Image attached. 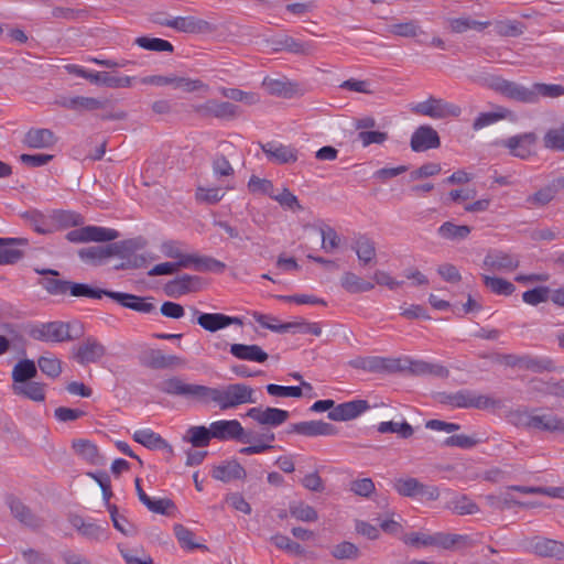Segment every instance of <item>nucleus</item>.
Masks as SVG:
<instances>
[{
    "label": "nucleus",
    "mask_w": 564,
    "mask_h": 564,
    "mask_svg": "<svg viewBox=\"0 0 564 564\" xmlns=\"http://www.w3.org/2000/svg\"><path fill=\"white\" fill-rule=\"evenodd\" d=\"M203 402H214L221 411L256 403L254 389L246 383H230L220 388L205 386Z\"/></svg>",
    "instance_id": "f257e3e1"
},
{
    "label": "nucleus",
    "mask_w": 564,
    "mask_h": 564,
    "mask_svg": "<svg viewBox=\"0 0 564 564\" xmlns=\"http://www.w3.org/2000/svg\"><path fill=\"white\" fill-rule=\"evenodd\" d=\"M438 401L442 404L462 409H495L500 406V401L489 395L479 394L473 390L463 389L452 393H440Z\"/></svg>",
    "instance_id": "f03ea898"
},
{
    "label": "nucleus",
    "mask_w": 564,
    "mask_h": 564,
    "mask_svg": "<svg viewBox=\"0 0 564 564\" xmlns=\"http://www.w3.org/2000/svg\"><path fill=\"white\" fill-rule=\"evenodd\" d=\"M411 110L416 115L437 120L449 117H459L462 113V108L459 106L433 96H430L425 101L415 104L412 106Z\"/></svg>",
    "instance_id": "7ed1b4c3"
},
{
    "label": "nucleus",
    "mask_w": 564,
    "mask_h": 564,
    "mask_svg": "<svg viewBox=\"0 0 564 564\" xmlns=\"http://www.w3.org/2000/svg\"><path fill=\"white\" fill-rule=\"evenodd\" d=\"M30 336L40 341L65 343L78 337L70 334V325L61 321L39 324L31 328Z\"/></svg>",
    "instance_id": "20e7f679"
},
{
    "label": "nucleus",
    "mask_w": 564,
    "mask_h": 564,
    "mask_svg": "<svg viewBox=\"0 0 564 564\" xmlns=\"http://www.w3.org/2000/svg\"><path fill=\"white\" fill-rule=\"evenodd\" d=\"M274 441L275 434L269 429L263 426H261L259 431L245 429L241 443L249 444V446L240 448L239 453L242 455H256L265 453L274 448L272 445Z\"/></svg>",
    "instance_id": "39448f33"
},
{
    "label": "nucleus",
    "mask_w": 564,
    "mask_h": 564,
    "mask_svg": "<svg viewBox=\"0 0 564 564\" xmlns=\"http://www.w3.org/2000/svg\"><path fill=\"white\" fill-rule=\"evenodd\" d=\"M490 87L508 99L522 104H535V94L532 91V86L527 87L517 82L497 77L492 79Z\"/></svg>",
    "instance_id": "423d86ee"
},
{
    "label": "nucleus",
    "mask_w": 564,
    "mask_h": 564,
    "mask_svg": "<svg viewBox=\"0 0 564 564\" xmlns=\"http://www.w3.org/2000/svg\"><path fill=\"white\" fill-rule=\"evenodd\" d=\"M163 393L194 399L203 402L205 386L186 383L178 377H172L161 381L158 386Z\"/></svg>",
    "instance_id": "0eeeda50"
},
{
    "label": "nucleus",
    "mask_w": 564,
    "mask_h": 564,
    "mask_svg": "<svg viewBox=\"0 0 564 564\" xmlns=\"http://www.w3.org/2000/svg\"><path fill=\"white\" fill-rule=\"evenodd\" d=\"M116 229L99 226H85L70 230L66 235V239L70 242H89V241H112L119 237Z\"/></svg>",
    "instance_id": "6e6552de"
},
{
    "label": "nucleus",
    "mask_w": 564,
    "mask_h": 564,
    "mask_svg": "<svg viewBox=\"0 0 564 564\" xmlns=\"http://www.w3.org/2000/svg\"><path fill=\"white\" fill-rule=\"evenodd\" d=\"M524 547L540 557H553L564 561V543L544 536H533L524 541Z\"/></svg>",
    "instance_id": "1a4fd4ad"
},
{
    "label": "nucleus",
    "mask_w": 564,
    "mask_h": 564,
    "mask_svg": "<svg viewBox=\"0 0 564 564\" xmlns=\"http://www.w3.org/2000/svg\"><path fill=\"white\" fill-rule=\"evenodd\" d=\"M246 415L253 420L260 426H263L271 431L272 429H275L284 424L290 417L289 411L271 406L250 408L247 411Z\"/></svg>",
    "instance_id": "9d476101"
},
{
    "label": "nucleus",
    "mask_w": 564,
    "mask_h": 564,
    "mask_svg": "<svg viewBox=\"0 0 564 564\" xmlns=\"http://www.w3.org/2000/svg\"><path fill=\"white\" fill-rule=\"evenodd\" d=\"M106 347L93 336L86 337L73 348V358L79 365L98 362L106 355Z\"/></svg>",
    "instance_id": "9b49d317"
},
{
    "label": "nucleus",
    "mask_w": 564,
    "mask_h": 564,
    "mask_svg": "<svg viewBox=\"0 0 564 564\" xmlns=\"http://www.w3.org/2000/svg\"><path fill=\"white\" fill-rule=\"evenodd\" d=\"M76 75L89 80L93 84L104 85L109 88H127L131 87L134 77L131 76H116L108 72H90L84 68H78Z\"/></svg>",
    "instance_id": "f8f14e48"
},
{
    "label": "nucleus",
    "mask_w": 564,
    "mask_h": 564,
    "mask_svg": "<svg viewBox=\"0 0 564 564\" xmlns=\"http://www.w3.org/2000/svg\"><path fill=\"white\" fill-rule=\"evenodd\" d=\"M196 111L202 116L221 120H232L240 115V108L237 105L216 99H209L205 104L197 106Z\"/></svg>",
    "instance_id": "ddd939ff"
},
{
    "label": "nucleus",
    "mask_w": 564,
    "mask_h": 564,
    "mask_svg": "<svg viewBox=\"0 0 564 564\" xmlns=\"http://www.w3.org/2000/svg\"><path fill=\"white\" fill-rule=\"evenodd\" d=\"M167 28H172L177 32L191 33V34H205L212 33L216 30V26L210 22L193 17H175L172 21L166 22Z\"/></svg>",
    "instance_id": "4468645a"
},
{
    "label": "nucleus",
    "mask_w": 564,
    "mask_h": 564,
    "mask_svg": "<svg viewBox=\"0 0 564 564\" xmlns=\"http://www.w3.org/2000/svg\"><path fill=\"white\" fill-rule=\"evenodd\" d=\"M197 315V324L205 330L215 333L219 329L226 328L230 325L242 326L243 322L239 317L228 316L221 313H200L198 310H194Z\"/></svg>",
    "instance_id": "2eb2a0df"
},
{
    "label": "nucleus",
    "mask_w": 564,
    "mask_h": 564,
    "mask_svg": "<svg viewBox=\"0 0 564 564\" xmlns=\"http://www.w3.org/2000/svg\"><path fill=\"white\" fill-rule=\"evenodd\" d=\"M411 149L414 152H424L437 149L441 145L438 133L431 126H420L412 134Z\"/></svg>",
    "instance_id": "dca6fc26"
},
{
    "label": "nucleus",
    "mask_w": 564,
    "mask_h": 564,
    "mask_svg": "<svg viewBox=\"0 0 564 564\" xmlns=\"http://www.w3.org/2000/svg\"><path fill=\"white\" fill-rule=\"evenodd\" d=\"M536 139L538 137L534 132H524L503 140L502 144L509 149L513 156L527 159L531 155Z\"/></svg>",
    "instance_id": "f3484780"
},
{
    "label": "nucleus",
    "mask_w": 564,
    "mask_h": 564,
    "mask_svg": "<svg viewBox=\"0 0 564 564\" xmlns=\"http://www.w3.org/2000/svg\"><path fill=\"white\" fill-rule=\"evenodd\" d=\"M286 433H296L304 436H329L337 434V429L324 421H304L291 424Z\"/></svg>",
    "instance_id": "a211bd4d"
},
{
    "label": "nucleus",
    "mask_w": 564,
    "mask_h": 564,
    "mask_svg": "<svg viewBox=\"0 0 564 564\" xmlns=\"http://www.w3.org/2000/svg\"><path fill=\"white\" fill-rule=\"evenodd\" d=\"M268 160L276 164L293 163L297 160V150L292 145H285L280 142H268L261 145Z\"/></svg>",
    "instance_id": "6ab92c4d"
},
{
    "label": "nucleus",
    "mask_w": 564,
    "mask_h": 564,
    "mask_svg": "<svg viewBox=\"0 0 564 564\" xmlns=\"http://www.w3.org/2000/svg\"><path fill=\"white\" fill-rule=\"evenodd\" d=\"M350 248L356 252L360 265L367 267L376 262V242L367 235H356L352 239Z\"/></svg>",
    "instance_id": "aec40b11"
},
{
    "label": "nucleus",
    "mask_w": 564,
    "mask_h": 564,
    "mask_svg": "<svg viewBox=\"0 0 564 564\" xmlns=\"http://www.w3.org/2000/svg\"><path fill=\"white\" fill-rule=\"evenodd\" d=\"M213 438L219 441L236 440L241 443L245 429L238 420H220L210 424Z\"/></svg>",
    "instance_id": "412c9836"
},
{
    "label": "nucleus",
    "mask_w": 564,
    "mask_h": 564,
    "mask_svg": "<svg viewBox=\"0 0 564 564\" xmlns=\"http://www.w3.org/2000/svg\"><path fill=\"white\" fill-rule=\"evenodd\" d=\"M109 297L121 306L133 310L139 313L150 314L156 311L155 305L149 302V297H142L130 293L111 291Z\"/></svg>",
    "instance_id": "4be33fe9"
},
{
    "label": "nucleus",
    "mask_w": 564,
    "mask_h": 564,
    "mask_svg": "<svg viewBox=\"0 0 564 564\" xmlns=\"http://www.w3.org/2000/svg\"><path fill=\"white\" fill-rule=\"evenodd\" d=\"M349 365L369 372H391L398 368L397 360L378 356L357 357L350 360Z\"/></svg>",
    "instance_id": "5701e85b"
},
{
    "label": "nucleus",
    "mask_w": 564,
    "mask_h": 564,
    "mask_svg": "<svg viewBox=\"0 0 564 564\" xmlns=\"http://www.w3.org/2000/svg\"><path fill=\"white\" fill-rule=\"evenodd\" d=\"M369 408L370 406L366 400L344 402L328 412V419L338 422L354 420Z\"/></svg>",
    "instance_id": "b1692460"
},
{
    "label": "nucleus",
    "mask_w": 564,
    "mask_h": 564,
    "mask_svg": "<svg viewBox=\"0 0 564 564\" xmlns=\"http://www.w3.org/2000/svg\"><path fill=\"white\" fill-rule=\"evenodd\" d=\"M7 505L11 514L23 525L29 528H37L41 525L40 518L19 498L9 496Z\"/></svg>",
    "instance_id": "393cba45"
},
{
    "label": "nucleus",
    "mask_w": 564,
    "mask_h": 564,
    "mask_svg": "<svg viewBox=\"0 0 564 564\" xmlns=\"http://www.w3.org/2000/svg\"><path fill=\"white\" fill-rule=\"evenodd\" d=\"M519 264L518 257L500 250H490L484 259V267L489 270L513 271Z\"/></svg>",
    "instance_id": "a878e982"
},
{
    "label": "nucleus",
    "mask_w": 564,
    "mask_h": 564,
    "mask_svg": "<svg viewBox=\"0 0 564 564\" xmlns=\"http://www.w3.org/2000/svg\"><path fill=\"white\" fill-rule=\"evenodd\" d=\"M212 476L216 480L230 482L232 480L245 479L246 469L237 460H226L212 470Z\"/></svg>",
    "instance_id": "bb28decb"
},
{
    "label": "nucleus",
    "mask_w": 564,
    "mask_h": 564,
    "mask_svg": "<svg viewBox=\"0 0 564 564\" xmlns=\"http://www.w3.org/2000/svg\"><path fill=\"white\" fill-rule=\"evenodd\" d=\"M0 242V265L17 263L23 257V251L18 246H25L26 239L23 238H1Z\"/></svg>",
    "instance_id": "cd10ccee"
},
{
    "label": "nucleus",
    "mask_w": 564,
    "mask_h": 564,
    "mask_svg": "<svg viewBox=\"0 0 564 564\" xmlns=\"http://www.w3.org/2000/svg\"><path fill=\"white\" fill-rule=\"evenodd\" d=\"M23 142L29 148L45 149L54 145L56 138L50 129L32 128L25 133Z\"/></svg>",
    "instance_id": "c85d7f7f"
},
{
    "label": "nucleus",
    "mask_w": 564,
    "mask_h": 564,
    "mask_svg": "<svg viewBox=\"0 0 564 564\" xmlns=\"http://www.w3.org/2000/svg\"><path fill=\"white\" fill-rule=\"evenodd\" d=\"M133 440L149 449H166L170 454H173L172 446L160 434L150 429L135 431Z\"/></svg>",
    "instance_id": "c756f323"
},
{
    "label": "nucleus",
    "mask_w": 564,
    "mask_h": 564,
    "mask_svg": "<svg viewBox=\"0 0 564 564\" xmlns=\"http://www.w3.org/2000/svg\"><path fill=\"white\" fill-rule=\"evenodd\" d=\"M35 272L41 275H52L51 278H44L40 281V284L52 295H65L68 293L69 281L55 279L54 276L59 275L58 271L54 269H35Z\"/></svg>",
    "instance_id": "7c9ffc66"
},
{
    "label": "nucleus",
    "mask_w": 564,
    "mask_h": 564,
    "mask_svg": "<svg viewBox=\"0 0 564 564\" xmlns=\"http://www.w3.org/2000/svg\"><path fill=\"white\" fill-rule=\"evenodd\" d=\"M45 383L30 380L25 383L12 384L11 389L18 397H22L34 402H43L45 401Z\"/></svg>",
    "instance_id": "2f4dec72"
},
{
    "label": "nucleus",
    "mask_w": 564,
    "mask_h": 564,
    "mask_svg": "<svg viewBox=\"0 0 564 564\" xmlns=\"http://www.w3.org/2000/svg\"><path fill=\"white\" fill-rule=\"evenodd\" d=\"M230 354L240 360L264 362L268 354L258 345L232 344Z\"/></svg>",
    "instance_id": "473e14b6"
},
{
    "label": "nucleus",
    "mask_w": 564,
    "mask_h": 564,
    "mask_svg": "<svg viewBox=\"0 0 564 564\" xmlns=\"http://www.w3.org/2000/svg\"><path fill=\"white\" fill-rule=\"evenodd\" d=\"M262 85L272 96L291 98L297 93V85L286 79L265 77Z\"/></svg>",
    "instance_id": "72a5a7b5"
},
{
    "label": "nucleus",
    "mask_w": 564,
    "mask_h": 564,
    "mask_svg": "<svg viewBox=\"0 0 564 564\" xmlns=\"http://www.w3.org/2000/svg\"><path fill=\"white\" fill-rule=\"evenodd\" d=\"M199 288V278L184 274L170 281L165 286L167 295L174 296L176 294L182 295L192 291H196Z\"/></svg>",
    "instance_id": "f704fd0d"
},
{
    "label": "nucleus",
    "mask_w": 564,
    "mask_h": 564,
    "mask_svg": "<svg viewBox=\"0 0 564 564\" xmlns=\"http://www.w3.org/2000/svg\"><path fill=\"white\" fill-rule=\"evenodd\" d=\"M508 366L528 369L534 372L553 371L555 369L553 360L550 358H534L531 356H521L516 361H507Z\"/></svg>",
    "instance_id": "c9c22d12"
},
{
    "label": "nucleus",
    "mask_w": 564,
    "mask_h": 564,
    "mask_svg": "<svg viewBox=\"0 0 564 564\" xmlns=\"http://www.w3.org/2000/svg\"><path fill=\"white\" fill-rule=\"evenodd\" d=\"M341 288L351 294L369 292L375 288V284L364 280L351 271H346L340 278Z\"/></svg>",
    "instance_id": "e433bc0d"
},
{
    "label": "nucleus",
    "mask_w": 564,
    "mask_h": 564,
    "mask_svg": "<svg viewBox=\"0 0 564 564\" xmlns=\"http://www.w3.org/2000/svg\"><path fill=\"white\" fill-rule=\"evenodd\" d=\"M12 384L25 383L37 376V364L31 359L20 360L12 369Z\"/></svg>",
    "instance_id": "4c0bfd02"
},
{
    "label": "nucleus",
    "mask_w": 564,
    "mask_h": 564,
    "mask_svg": "<svg viewBox=\"0 0 564 564\" xmlns=\"http://www.w3.org/2000/svg\"><path fill=\"white\" fill-rule=\"evenodd\" d=\"M183 264V268H187L191 264H194L195 268L199 271H214V272H223L226 268L225 263L218 261L214 258L209 257H197V256H187L184 261L180 262Z\"/></svg>",
    "instance_id": "58836bf2"
},
{
    "label": "nucleus",
    "mask_w": 564,
    "mask_h": 564,
    "mask_svg": "<svg viewBox=\"0 0 564 564\" xmlns=\"http://www.w3.org/2000/svg\"><path fill=\"white\" fill-rule=\"evenodd\" d=\"M143 246L142 239H127L107 245L109 258L118 256L122 259H129L134 251Z\"/></svg>",
    "instance_id": "ea45409f"
},
{
    "label": "nucleus",
    "mask_w": 564,
    "mask_h": 564,
    "mask_svg": "<svg viewBox=\"0 0 564 564\" xmlns=\"http://www.w3.org/2000/svg\"><path fill=\"white\" fill-rule=\"evenodd\" d=\"M448 28L453 33H465L469 30L482 31L490 23L488 21L481 22L471 19L470 17H459L454 19H448Z\"/></svg>",
    "instance_id": "a19ab883"
},
{
    "label": "nucleus",
    "mask_w": 564,
    "mask_h": 564,
    "mask_svg": "<svg viewBox=\"0 0 564 564\" xmlns=\"http://www.w3.org/2000/svg\"><path fill=\"white\" fill-rule=\"evenodd\" d=\"M68 293L75 297H89V299H101L102 296H108L111 291L102 290V289H94L85 283H75L70 282L68 284Z\"/></svg>",
    "instance_id": "79ce46f5"
},
{
    "label": "nucleus",
    "mask_w": 564,
    "mask_h": 564,
    "mask_svg": "<svg viewBox=\"0 0 564 564\" xmlns=\"http://www.w3.org/2000/svg\"><path fill=\"white\" fill-rule=\"evenodd\" d=\"M511 111L505 107H498L494 112H481L473 122L474 130H480L487 126L494 124L499 120L507 119Z\"/></svg>",
    "instance_id": "37998d69"
},
{
    "label": "nucleus",
    "mask_w": 564,
    "mask_h": 564,
    "mask_svg": "<svg viewBox=\"0 0 564 564\" xmlns=\"http://www.w3.org/2000/svg\"><path fill=\"white\" fill-rule=\"evenodd\" d=\"M291 517L303 522H315L318 519L317 511L303 501H293L289 506Z\"/></svg>",
    "instance_id": "c03bdc74"
},
{
    "label": "nucleus",
    "mask_w": 564,
    "mask_h": 564,
    "mask_svg": "<svg viewBox=\"0 0 564 564\" xmlns=\"http://www.w3.org/2000/svg\"><path fill=\"white\" fill-rule=\"evenodd\" d=\"M213 438L212 429L205 426H192L187 430L184 440L189 442L194 447H205Z\"/></svg>",
    "instance_id": "a18cd8bd"
},
{
    "label": "nucleus",
    "mask_w": 564,
    "mask_h": 564,
    "mask_svg": "<svg viewBox=\"0 0 564 564\" xmlns=\"http://www.w3.org/2000/svg\"><path fill=\"white\" fill-rule=\"evenodd\" d=\"M63 106L72 110H96L105 107V101L93 98L77 96L63 102Z\"/></svg>",
    "instance_id": "49530a36"
},
{
    "label": "nucleus",
    "mask_w": 564,
    "mask_h": 564,
    "mask_svg": "<svg viewBox=\"0 0 564 564\" xmlns=\"http://www.w3.org/2000/svg\"><path fill=\"white\" fill-rule=\"evenodd\" d=\"M545 149L564 153V124L549 129L543 137Z\"/></svg>",
    "instance_id": "de8ad7c7"
},
{
    "label": "nucleus",
    "mask_w": 564,
    "mask_h": 564,
    "mask_svg": "<svg viewBox=\"0 0 564 564\" xmlns=\"http://www.w3.org/2000/svg\"><path fill=\"white\" fill-rule=\"evenodd\" d=\"M181 362V358L176 356L164 355L161 350L152 349L149 354L148 366L153 369H164L177 366Z\"/></svg>",
    "instance_id": "09e8293b"
},
{
    "label": "nucleus",
    "mask_w": 564,
    "mask_h": 564,
    "mask_svg": "<svg viewBox=\"0 0 564 564\" xmlns=\"http://www.w3.org/2000/svg\"><path fill=\"white\" fill-rule=\"evenodd\" d=\"M377 430L381 434L395 433L401 438H410L413 435V433H414V429L406 421H403V422H393V421L381 422V423H379Z\"/></svg>",
    "instance_id": "8fccbe9b"
},
{
    "label": "nucleus",
    "mask_w": 564,
    "mask_h": 564,
    "mask_svg": "<svg viewBox=\"0 0 564 564\" xmlns=\"http://www.w3.org/2000/svg\"><path fill=\"white\" fill-rule=\"evenodd\" d=\"M78 256L84 262L93 265H99L105 259L109 258L107 246L83 248L78 251Z\"/></svg>",
    "instance_id": "3c124183"
},
{
    "label": "nucleus",
    "mask_w": 564,
    "mask_h": 564,
    "mask_svg": "<svg viewBox=\"0 0 564 564\" xmlns=\"http://www.w3.org/2000/svg\"><path fill=\"white\" fill-rule=\"evenodd\" d=\"M438 235L444 239L463 240L470 234V227L466 225H455L451 221H445L437 230Z\"/></svg>",
    "instance_id": "603ef678"
},
{
    "label": "nucleus",
    "mask_w": 564,
    "mask_h": 564,
    "mask_svg": "<svg viewBox=\"0 0 564 564\" xmlns=\"http://www.w3.org/2000/svg\"><path fill=\"white\" fill-rule=\"evenodd\" d=\"M134 43L141 48L154 52H170L174 51V46L166 40L159 37L139 36Z\"/></svg>",
    "instance_id": "864d4df0"
},
{
    "label": "nucleus",
    "mask_w": 564,
    "mask_h": 564,
    "mask_svg": "<svg viewBox=\"0 0 564 564\" xmlns=\"http://www.w3.org/2000/svg\"><path fill=\"white\" fill-rule=\"evenodd\" d=\"M73 448L78 456L91 464L99 462L98 448L87 440H77L73 442Z\"/></svg>",
    "instance_id": "5fc2aeb1"
},
{
    "label": "nucleus",
    "mask_w": 564,
    "mask_h": 564,
    "mask_svg": "<svg viewBox=\"0 0 564 564\" xmlns=\"http://www.w3.org/2000/svg\"><path fill=\"white\" fill-rule=\"evenodd\" d=\"M482 281H484V284L491 292H494L495 294H498V295L508 296V295H511L516 290V286L511 282H509L505 279H501V278L482 275Z\"/></svg>",
    "instance_id": "6e6d98bb"
},
{
    "label": "nucleus",
    "mask_w": 564,
    "mask_h": 564,
    "mask_svg": "<svg viewBox=\"0 0 564 564\" xmlns=\"http://www.w3.org/2000/svg\"><path fill=\"white\" fill-rule=\"evenodd\" d=\"M393 488L403 497L416 498L419 490L422 489V482L412 477L400 478L394 481Z\"/></svg>",
    "instance_id": "4d7b16f0"
},
{
    "label": "nucleus",
    "mask_w": 564,
    "mask_h": 564,
    "mask_svg": "<svg viewBox=\"0 0 564 564\" xmlns=\"http://www.w3.org/2000/svg\"><path fill=\"white\" fill-rule=\"evenodd\" d=\"M449 509L459 516L474 514L479 511L478 506L465 495L454 497L449 501Z\"/></svg>",
    "instance_id": "13d9d810"
},
{
    "label": "nucleus",
    "mask_w": 564,
    "mask_h": 564,
    "mask_svg": "<svg viewBox=\"0 0 564 564\" xmlns=\"http://www.w3.org/2000/svg\"><path fill=\"white\" fill-rule=\"evenodd\" d=\"M532 91L535 94V104L540 98H558L564 95V86L557 84L534 83Z\"/></svg>",
    "instance_id": "bf43d9fd"
},
{
    "label": "nucleus",
    "mask_w": 564,
    "mask_h": 564,
    "mask_svg": "<svg viewBox=\"0 0 564 564\" xmlns=\"http://www.w3.org/2000/svg\"><path fill=\"white\" fill-rule=\"evenodd\" d=\"M37 368L50 378H57L62 373V361L54 356H41Z\"/></svg>",
    "instance_id": "052dcab7"
},
{
    "label": "nucleus",
    "mask_w": 564,
    "mask_h": 564,
    "mask_svg": "<svg viewBox=\"0 0 564 564\" xmlns=\"http://www.w3.org/2000/svg\"><path fill=\"white\" fill-rule=\"evenodd\" d=\"M495 32L500 36H519L524 32V24L517 20H503L495 23Z\"/></svg>",
    "instance_id": "680f3d73"
},
{
    "label": "nucleus",
    "mask_w": 564,
    "mask_h": 564,
    "mask_svg": "<svg viewBox=\"0 0 564 564\" xmlns=\"http://www.w3.org/2000/svg\"><path fill=\"white\" fill-rule=\"evenodd\" d=\"M330 554L337 560H357L360 551L354 543L344 541L334 545Z\"/></svg>",
    "instance_id": "e2e57ef3"
},
{
    "label": "nucleus",
    "mask_w": 564,
    "mask_h": 564,
    "mask_svg": "<svg viewBox=\"0 0 564 564\" xmlns=\"http://www.w3.org/2000/svg\"><path fill=\"white\" fill-rule=\"evenodd\" d=\"M558 416L552 414H532L530 430L556 432Z\"/></svg>",
    "instance_id": "0e129e2a"
},
{
    "label": "nucleus",
    "mask_w": 564,
    "mask_h": 564,
    "mask_svg": "<svg viewBox=\"0 0 564 564\" xmlns=\"http://www.w3.org/2000/svg\"><path fill=\"white\" fill-rule=\"evenodd\" d=\"M113 527L122 534L130 536L135 533L134 527L126 519V517L119 514L118 509L115 505H108Z\"/></svg>",
    "instance_id": "69168bd1"
},
{
    "label": "nucleus",
    "mask_w": 564,
    "mask_h": 564,
    "mask_svg": "<svg viewBox=\"0 0 564 564\" xmlns=\"http://www.w3.org/2000/svg\"><path fill=\"white\" fill-rule=\"evenodd\" d=\"M552 291L547 286H536L532 290L525 291L522 294V300L527 304L538 305L540 303L551 300Z\"/></svg>",
    "instance_id": "338daca9"
},
{
    "label": "nucleus",
    "mask_w": 564,
    "mask_h": 564,
    "mask_svg": "<svg viewBox=\"0 0 564 564\" xmlns=\"http://www.w3.org/2000/svg\"><path fill=\"white\" fill-rule=\"evenodd\" d=\"M80 535L89 541H106L108 540L107 527H101L95 522H87Z\"/></svg>",
    "instance_id": "774afa93"
}]
</instances>
